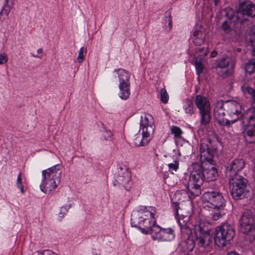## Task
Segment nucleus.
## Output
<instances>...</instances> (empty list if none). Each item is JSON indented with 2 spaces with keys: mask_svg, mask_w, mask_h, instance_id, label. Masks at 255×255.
Wrapping results in <instances>:
<instances>
[{
  "mask_svg": "<svg viewBox=\"0 0 255 255\" xmlns=\"http://www.w3.org/2000/svg\"><path fill=\"white\" fill-rule=\"evenodd\" d=\"M202 201L205 207L213 210H223L225 206V199L220 189H211L205 192L202 196Z\"/></svg>",
  "mask_w": 255,
  "mask_h": 255,
  "instance_id": "nucleus-1",
  "label": "nucleus"
},
{
  "mask_svg": "<svg viewBox=\"0 0 255 255\" xmlns=\"http://www.w3.org/2000/svg\"><path fill=\"white\" fill-rule=\"evenodd\" d=\"M231 192L235 200L244 198L249 192L248 180L242 176L229 177Z\"/></svg>",
  "mask_w": 255,
  "mask_h": 255,
  "instance_id": "nucleus-2",
  "label": "nucleus"
},
{
  "mask_svg": "<svg viewBox=\"0 0 255 255\" xmlns=\"http://www.w3.org/2000/svg\"><path fill=\"white\" fill-rule=\"evenodd\" d=\"M235 235L234 228L231 225L222 224L216 228L215 244L219 247H223L234 238Z\"/></svg>",
  "mask_w": 255,
  "mask_h": 255,
  "instance_id": "nucleus-3",
  "label": "nucleus"
},
{
  "mask_svg": "<svg viewBox=\"0 0 255 255\" xmlns=\"http://www.w3.org/2000/svg\"><path fill=\"white\" fill-rule=\"evenodd\" d=\"M194 102L199 110L201 125H207L211 120V106L209 99L206 97L198 95L195 97Z\"/></svg>",
  "mask_w": 255,
  "mask_h": 255,
  "instance_id": "nucleus-4",
  "label": "nucleus"
},
{
  "mask_svg": "<svg viewBox=\"0 0 255 255\" xmlns=\"http://www.w3.org/2000/svg\"><path fill=\"white\" fill-rule=\"evenodd\" d=\"M216 147L210 138L202 140L200 146V158L202 164L208 162L214 165V155Z\"/></svg>",
  "mask_w": 255,
  "mask_h": 255,
  "instance_id": "nucleus-5",
  "label": "nucleus"
},
{
  "mask_svg": "<svg viewBox=\"0 0 255 255\" xmlns=\"http://www.w3.org/2000/svg\"><path fill=\"white\" fill-rule=\"evenodd\" d=\"M239 221L241 231L245 234H250L255 239V224L252 212L245 210Z\"/></svg>",
  "mask_w": 255,
  "mask_h": 255,
  "instance_id": "nucleus-6",
  "label": "nucleus"
},
{
  "mask_svg": "<svg viewBox=\"0 0 255 255\" xmlns=\"http://www.w3.org/2000/svg\"><path fill=\"white\" fill-rule=\"evenodd\" d=\"M119 80V97L123 100L128 99L130 94V74L124 69L118 70Z\"/></svg>",
  "mask_w": 255,
  "mask_h": 255,
  "instance_id": "nucleus-7",
  "label": "nucleus"
},
{
  "mask_svg": "<svg viewBox=\"0 0 255 255\" xmlns=\"http://www.w3.org/2000/svg\"><path fill=\"white\" fill-rule=\"evenodd\" d=\"M215 68L218 74L223 77H227L232 73L234 63L231 58L226 56L216 61Z\"/></svg>",
  "mask_w": 255,
  "mask_h": 255,
  "instance_id": "nucleus-8",
  "label": "nucleus"
},
{
  "mask_svg": "<svg viewBox=\"0 0 255 255\" xmlns=\"http://www.w3.org/2000/svg\"><path fill=\"white\" fill-rule=\"evenodd\" d=\"M131 225L132 227L138 228L142 233L145 234H150L152 236V232L156 226L155 218H145L144 216H140L138 218V225L135 224L131 219Z\"/></svg>",
  "mask_w": 255,
  "mask_h": 255,
  "instance_id": "nucleus-9",
  "label": "nucleus"
},
{
  "mask_svg": "<svg viewBox=\"0 0 255 255\" xmlns=\"http://www.w3.org/2000/svg\"><path fill=\"white\" fill-rule=\"evenodd\" d=\"M225 109L227 113V117L229 121V124L234 123L242 117L241 106L239 103L235 101H226Z\"/></svg>",
  "mask_w": 255,
  "mask_h": 255,
  "instance_id": "nucleus-10",
  "label": "nucleus"
},
{
  "mask_svg": "<svg viewBox=\"0 0 255 255\" xmlns=\"http://www.w3.org/2000/svg\"><path fill=\"white\" fill-rule=\"evenodd\" d=\"M174 237V231L171 228H161L159 226H156L152 232L153 240L159 242H170Z\"/></svg>",
  "mask_w": 255,
  "mask_h": 255,
  "instance_id": "nucleus-11",
  "label": "nucleus"
},
{
  "mask_svg": "<svg viewBox=\"0 0 255 255\" xmlns=\"http://www.w3.org/2000/svg\"><path fill=\"white\" fill-rule=\"evenodd\" d=\"M201 184L188 182L185 184V186L189 193L184 190H181L176 191L175 194V196L176 198H178L179 200H181V199L180 197V195L182 194L187 195V194H188V197L190 198V199H193L201 194Z\"/></svg>",
  "mask_w": 255,
  "mask_h": 255,
  "instance_id": "nucleus-12",
  "label": "nucleus"
},
{
  "mask_svg": "<svg viewBox=\"0 0 255 255\" xmlns=\"http://www.w3.org/2000/svg\"><path fill=\"white\" fill-rule=\"evenodd\" d=\"M155 128L153 118L149 114H144L141 117L140 129L142 134H146L152 137Z\"/></svg>",
  "mask_w": 255,
  "mask_h": 255,
  "instance_id": "nucleus-13",
  "label": "nucleus"
},
{
  "mask_svg": "<svg viewBox=\"0 0 255 255\" xmlns=\"http://www.w3.org/2000/svg\"><path fill=\"white\" fill-rule=\"evenodd\" d=\"M115 185H122L127 191H129L132 184L130 172L127 169H121L115 177Z\"/></svg>",
  "mask_w": 255,
  "mask_h": 255,
  "instance_id": "nucleus-14",
  "label": "nucleus"
},
{
  "mask_svg": "<svg viewBox=\"0 0 255 255\" xmlns=\"http://www.w3.org/2000/svg\"><path fill=\"white\" fill-rule=\"evenodd\" d=\"M173 207L175 210V218L181 227L182 232H185L187 235H190L191 234V230L188 225L190 219V215L189 214L186 215L182 214V217H179L178 213L179 207L178 202H174L173 203Z\"/></svg>",
  "mask_w": 255,
  "mask_h": 255,
  "instance_id": "nucleus-15",
  "label": "nucleus"
},
{
  "mask_svg": "<svg viewBox=\"0 0 255 255\" xmlns=\"http://www.w3.org/2000/svg\"><path fill=\"white\" fill-rule=\"evenodd\" d=\"M225 102L219 101L216 102L214 110V116L215 119L221 125H229L230 120L227 117L225 114Z\"/></svg>",
  "mask_w": 255,
  "mask_h": 255,
  "instance_id": "nucleus-16",
  "label": "nucleus"
},
{
  "mask_svg": "<svg viewBox=\"0 0 255 255\" xmlns=\"http://www.w3.org/2000/svg\"><path fill=\"white\" fill-rule=\"evenodd\" d=\"M245 162L243 159H235L226 168L227 176L231 177L239 176V172L245 166Z\"/></svg>",
  "mask_w": 255,
  "mask_h": 255,
  "instance_id": "nucleus-17",
  "label": "nucleus"
},
{
  "mask_svg": "<svg viewBox=\"0 0 255 255\" xmlns=\"http://www.w3.org/2000/svg\"><path fill=\"white\" fill-rule=\"evenodd\" d=\"M53 176V175H52ZM42 181L40 185L41 190L44 193H47L55 189L59 184V175L57 173L55 175V181H52L49 179V176L42 175Z\"/></svg>",
  "mask_w": 255,
  "mask_h": 255,
  "instance_id": "nucleus-18",
  "label": "nucleus"
},
{
  "mask_svg": "<svg viewBox=\"0 0 255 255\" xmlns=\"http://www.w3.org/2000/svg\"><path fill=\"white\" fill-rule=\"evenodd\" d=\"M204 178L203 167L198 164H194L188 182L202 185L205 180Z\"/></svg>",
  "mask_w": 255,
  "mask_h": 255,
  "instance_id": "nucleus-19",
  "label": "nucleus"
},
{
  "mask_svg": "<svg viewBox=\"0 0 255 255\" xmlns=\"http://www.w3.org/2000/svg\"><path fill=\"white\" fill-rule=\"evenodd\" d=\"M58 174L59 175V183L60 182L62 170H61V165L60 164L56 165L51 168H49L46 170H43L42 172V175L49 176V179L52 181H55L56 178L55 176H53L52 175H55L56 174Z\"/></svg>",
  "mask_w": 255,
  "mask_h": 255,
  "instance_id": "nucleus-20",
  "label": "nucleus"
},
{
  "mask_svg": "<svg viewBox=\"0 0 255 255\" xmlns=\"http://www.w3.org/2000/svg\"><path fill=\"white\" fill-rule=\"evenodd\" d=\"M203 171L204 176H205L204 180L206 181H214L218 177L217 169L212 164H211L209 167L204 169Z\"/></svg>",
  "mask_w": 255,
  "mask_h": 255,
  "instance_id": "nucleus-21",
  "label": "nucleus"
},
{
  "mask_svg": "<svg viewBox=\"0 0 255 255\" xmlns=\"http://www.w3.org/2000/svg\"><path fill=\"white\" fill-rule=\"evenodd\" d=\"M197 241L200 247L208 248L212 243V237L210 234H198Z\"/></svg>",
  "mask_w": 255,
  "mask_h": 255,
  "instance_id": "nucleus-22",
  "label": "nucleus"
},
{
  "mask_svg": "<svg viewBox=\"0 0 255 255\" xmlns=\"http://www.w3.org/2000/svg\"><path fill=\"white\" fill-rule=\"evenodd\" d=\"M242 13L251 17L255 16V5L253 2L247 1L241 6Z\"/></svg>",
  "mask_w": 255,
  "mask_h": 255,
  "instance_id": "nucleus-23",
  "label": "nucleus"
},
{
  "mask_svg": "<svg viewBox=\"0 0 255 255\" xmlns=\"http://www.w3.org/2000/svg\"><path fill=\"white\" fill-rule=\"evenodd\" d=\"M193 42L196 45L200 46L204 42L205 35L200 30H195L191 36Z\"/></svg>",
  "mask_w": 255,
  "mask_h": 255,
  "instance_id": "nucleus-24",
  "label": "nucleus"
},
{
  "mask_svg": "<svg viewBox=\"0 0 255 255\" xmlns=\"http://www.w3.org/2000/svg\"><path fill=\"white\" fill-rule=\"evenodd\" d=\"M142 137L141 138L139 135H136L135 137L133 139V144L136 146H145L147 145L152 137L146 134H142Z\"/></svg>",
  "mask_w": 255,
  "mask_h": 255,
  "instance_id": "nucleus-25",
  "label": "nucleus"
},
{
  "mask_svg": "<svg viewBox=\"0 0 255 255\" xmlns=\"http://www.w3.org/2000/svg\"><path fill=\"white\" fill-rule=\"evenodd\" d=\"M196 235L210 234V225L204 222H200L195 227Z\"/></svg>",
  "mask_w": 255,
  "mask_h": 255,
  "instance_id": "nucleus-26",
  "label": "nucleus"
},
{
  "mask_svg": "<svg viewBox=\"0 0 255 255\" xmlns=\"http://www.w3.org/2000/svg\"><path fill=\"white\" fill-rule=\"evenodd\" d=\"M183 109L187 114L192 115L195 113L193 102L190 99H186L184 102Z\"/></svg>",
  "mask_w": 255,
  "mask_h": 255,
  "instance_id": "nucleus-27",
  "label": "nucleus"
},
{
  "mask_svg": "<svg viewBox=\"0 0 255 255\" xmlns=\"http://www.w3.org/2000/svg\"><path fill=\"white\" fill-rule=\"evenodd\" d=\"M142 214L141 216H144L145 218H155L156 213V209L154 207H144L142 209Z\"/></svg>",
  "mask_w": 255,
  "mask_h": 255,
  "instance_id": "nucleus-28",
  "label": "nucleus"
},
{
  "mask_svg": "<svg viewBox=\"0 0 255 255\" xmlns=\"http://www.w3.org/2000/svg\"><path fill=\"white\" fill-rule=\"evenodd\" d=\"M99 127L100 128L101 132H102L104 139L105 140H110L112 138L113 135L112 132L107 129L103 123H101L99 125Z\"/></svg>",
  "mask_w": 255,
  "mask_h": 255,
  "instance_id": "nucleus-29",
  "label": "nucleus"
},
{
  "mask_svg": "<svg viewBox=\"0 0 255 255\" xmlns=\"http://www.w3.org/2000/svg\"><path fill=\"white\" fill-rule=\"evenodd\" d=\"M13 0H4L3 3L2 8L4 10V15L7 16L10 12V11L13 6Z\"/></svg>",
  "mask_w": 255,
  "mask_h": 255,
  "instance_id": "nucleus-30",
  "label": "nucleus"
},
{
  "mask_svg": "<svg viewBox=\"0 0 255 255\" xmlns=\"http://www.w3.org/2000/svg\"><path fill=\"white\" fill-rule=\"evenodd\" d=\"M187 236V239L183 243V247L187 252H191L194 249L195 244L193 240Z\"/></svg>",
  "mask_w": 255,
  "mask_h": 255,
  "instance_id": "nucleus-31",
  "label": "nucleus"
},
{
  "mask_svg": "<svg viewBox=\"0 0 255 255\" xmlns=\"http://www.w3.org/2000/svg\"><path fill=\"white\" fill-rule=\"evenodd\" d=\"M245 70L249 74H252L255 70V59H251L245 66Z\"/></svg>",
  "mask_w": 255,
  "mask_h": 255,
  "instance_id": "nucleus-32",
  "label": "nucleus"
},
{
  "mask_svg": "<svg viewBox=\"0 0 255 255\" xmlns=\"http://www.w3.org/2000/svg\"><path fill=\"white\" fill-rule=\"evenodd\" d=\"M164 21H165V23H168V25L169 27L167 31H170L172 27L171 13L170 10L166 11Z\"/></svg>",
  "mask_w": 255,
  "mask_h": 255,
  "instance_id": "nucleus-33",
  "label": "nucleus"
},
{
  "mask_svg": "<svg viewBox=\"0 0 255 255\" xmlns=\"http://www.w3.org/2000/svg\"><path fill=\"white\" fill-rule=\"evenodd\" d=\"M161 101L163 103H167L168 101L169 96L165 88H162L160 92Z\"/></svg>",
  "mask_w": 255,
  "mask_h": 255,
  "instance_id": "nucleus-34",
  "label": "nucleus"
},
{
  "mask_svg": "<svg viewBox=\"0 0 255 255\" xmlns=\"http://www.w3.org/2000/svg\"><path fill=\"white\" fill-rule=\"evenodd\" d=\"M195 67L197 74L200 75L203 72L204 68L202 63L200 61L196 60L195 61Z\"/></svg>",
  "mask_w": 255,
  "mask_h": 255,
  "instance_id": "nucleus-35",
  "label": "nucleus"
},
{
  "mask_svg": "<svg viewBox=\"0 0 255 255\" xmlns=\"http://www.w3.org/2000/svg\"><path fill=\"white\" fill-rule=\"evenodd\" d=\"M171 131L172 134L176 137H179L182 134V131L181 129L176 126H173L171 128Z\"/></svg>",
  "mask_w": 255,
  "mask_h": 255,
  "instance_id": "nucleus-36",
  "label": "nucleus"
},
{
  "mask_svg": "<svg viewBox=\"0 0 255 255\" xmlns=\"http://www.w3.org/2000/svg\"><path fill=\"white\" fill-rule=\"evenodd\" d=\"M87 49L84 47L80 48L77 57V61L79 63H82L84 59V52H86Z\"/></svg>",
  "mask_w": 255,
  "mask_h": 255,
  "instance_id": "nucleus-37",
  "label": "nucleus"
},
{
  "mask_svg": "<svg viewBox=\"0 0 255 255\" xmlns=\"http://www.w3.org/2000/svg\"><path fill=\"white\" fill-rule=\"evenodd\" d=\"M71 207V205H65L61 207L59 212V216L60 218L64 216L65 214L68 211V209Z\"/></svg>",
  "mask_w": 255,
  "mask_h": 255,
  "instance_id": "nucleus-38",
  "label": "nucleus"
},
{
  "mask_svg": "<svg viewBox=\"0 0 255 255\" xmlns=\"http://www.w3.org/2000/svg\"><path fill=\"white\" fill-rule=\"evenodd\" d=\"M216 211H217V212H215V213H213L212 214V218L215 220V221H217L218 220V219H220L222 218L223 215L224 214L222 211L223 210H216Z\"/></svg>",
  "mask_w": 255,
  "mask_h": 255,
  "instance_id": "nucleus-39",
  "label": "nucleus"
},
{
  "mask_svg": "<svg viewBox=\"0 0 255 255\" xmlns=\"http://www.w3.org/2000/svg\"><path fill=\"white\" fill-rule=\"evenodd\" d=\"M21 173H19L16 180L17 186L20 189V191L22 193H24L23 187L22 185L21 181L22 178L21 177Z\"/></svg>",
  "mask_w": 255,
  "mask_h": 255,
  "instance_id": "nucleus-40",
  "label": "nucleus"
},
{
  "mask_svg": "<svg viewBox=\"0 0 255 255\" xmlns=\"http://www.w3.org/2000/svg\"><path fill=\"white\" fill-rule=\"evenodd\" d=\"M168 166L169 170H173L176 171L179 167V163L177 161H174L173 163L168 164Z\"/></svg>",
  "mask_w": 255,
  "mask_h": 255,
  "instance_id": "nucleus-41",
  "label": "nucleus"
},
{
  "mask_svg": "<svg viewBox=\"0 0 255 255\" xmlns=\"http://www.w3.org/2000/svg\"><path fill=\"white\" fill-rule=\"evenodd\" d=\"M222 28L226 32H228L230 30V26L228 20L225 21L222 25Z\"/></svg>",
  "mask_w": 255,
  "mask_h": 255,
  "instance_id": "nucleus-42",
  "label": "nucleus"
},
{
  "mask_svg": "<svg viewBox=\"0 0 255 255\" xmlns=\"http://www.w3.org/2000/svg\"><path fill=\"white\" fill-rule=\"evenodd\" d=\"M7 61V55L5 53L0 54V64H3Z\"/></svg>",
  "mask_w": 255,
  "mask_h": 255,
  "instance_id": "nucleus-43",
  "label": "nucleus"
},
{
  "mask_svg": "<svg viewBox=\"0 0 255 255\" xmlns=\"http://www.w3.org/2000/svg\"><path fill=\"white\" fill-rule=\"evenodd\" d=\"M226 15L230 19L234 17V11L232 9H227L226 10Z\"/></svg>",
  "mask_w": 255,
  "mask_h": 255,
  "instance_id": "nucleus-44",
  "label": "nucleus"
},
{
  "mask_svg": "<svg viewBox=\"0 0 255 255\" xmlns=\"http://www.w3.org/2000/svg\"><path fill=\"white\" fill-rule=\"evenodd\" d=\"M252 47H253V55L255 56V39L254 40H250Z\"/></svg>",
  "mask_w": 255,
  "mask_h": 255,
  "instance_id": "nucleus-45",
  "label": "nucleus"
},
{
  "mask_svg": "<svg viewBox=\"0 0 255 255\" xmlns=\"http://www.w3.org/2000/svg\"><path fill=\"white\" fill-rule=\"evenodd\" d=\"M3 14H4V10H3V8H2L0 11V20L4 19L5 17L3 16Z\"/></svg>",
  "mask_w": 255,
  "mask_h": 255,
  "instance_id": "nucleus-46",
  "label": "nucleus"
},
{
  "mask_svg": "<svg viewBox=\"0 0 255 255\" xmlns=\"http://www.w3.org/2000/svg\"><path fill=\"white\" fill-rule=\"evenodd\" d=\"M217 55V52L215 50L213 51L211 53V57H215Z\"/></svg>",
  "mask_w": 255,
  "mask_h": 255,
  "instance_id": "nucleus-47",
  "label": "nucleus"
},
{
  "mask_svg": "<svg viewBox=\"0 0 255 255\" xmlns=\"http://www.w3.org/2000/svg\"><path fill=\"white\" fill-rule=\"evenodd\" d=\"M227 255H240L236 253V252H231L228 253Z\"/></svg>",
  "mask_w": 255,
  "mask_h": 255,
  "instance_id": "nucleus-48",
  "label": "nucleus"
},
{
  "mask_svg": "<svg viewBox=\"0 0 255 255\" xmlns=\"http://www.w3.org/2000/svg\"><path fill=\"white\" fill-rule=\"evenodd\" d=\"M37 52L38 53H41L42 52V49L41 48H40L37 50Z\"/></svg>",
  "mask_w": 255,
  "mask_h": 255,
  "instance_id": "nucleus-49",
  "label": "nucleus"
},
{
  "mask_svg": "<svg viewBox=\"0 0 255 255\" xmlns=\"http://www.w3.org/2000/svg\"><path fill=\"white\" fill-rule=\"evenodd\" d=\"M31 55L32 56L34 57H36V58H41L40 57L38 56H37V55H35L34 54H31Z\"/></svg>",
  "mask_w": 255,
  "mask_h": 255,
  "instance_id": "nucleus-50",
  "label": "nucleus"
},
{
  "mask_svg": "<svg viewBox=\"0 0 255 255\" xmlns=\"http://www.w3.org/2000/svg\"><path fill=\"white\" fill-rule=\"evenodd\" d=\"M220 0H215V4L216 5H217L218 2H219Z\"/></svg>",
  "mask_w": 255,
  "mask_h": 255,
  "instance_id": "nucleus-51",
  "label": "nucleus"
},
{
  "mask_svg": "<svg viewBox=\"0 0 255 255\" xmlns=\"http://www.w3.org/2000/svg\"><path fill=\"white\" fill-rule=\"evenodd\" d=\"M202 50H203V48H200V49H199V51H200V52H202Z\"/></svg>",
  "mask_w": 255,
  "mask_h": 255,
  "instance_id": "nucleus-52",
  "label": "nucleus"
}]
</instances>
